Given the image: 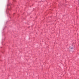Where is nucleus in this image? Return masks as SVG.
<instances>
[{
    "label": "nucleus",
    "instance_id": "nucleus-1",
    "mask_svg": "<svg viewBox=\"0 0 79 79\" xmlns=\"http://www.w3.org/2000/svg\"><path fill=\"white\" fill-rule=\"evenodd\" d=\"M78 1H79V0H78Z\"/></svg>",
    "mask_w": 79,
    "mask_h": 79
}]
</instances>
